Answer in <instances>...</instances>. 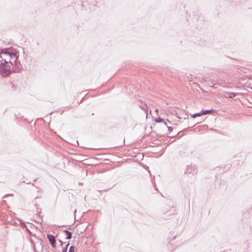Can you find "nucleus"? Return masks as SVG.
I'll return each instance as SVG.
<instances>
[{"instance_id":"obj_5","label":"nucleus","mask_w":252,"mask_h":252,"mask_svg":"<svg viewBox=\"0 0 252 252\" xmlns=\"http://www.w3.org/2000/svg\"><path fill=\"white\" fill-rule=\"evenodd\" d=\"M226 97H228L229 98H232L236 96V94L234 93H226Z\"/></svg>"},{"instance_id":"obj_3","label":"nucleus","mask_w":252,"mask_h":252,"mask_svg":"<svg viewBox=\"0 0 252 252\" xmlns=\"http://www.w3.org/2000/svg\"><path fill=\"white\" fill-rule=\"evenodd\" d=\"M212 110H206L201 113H196L193 115H191V117L192 118H195L197 117H200L202 115H207L212 113Z\"/></svg>"},{"instance_id":"obj_1","label":"nucleus","mask_w":252,"mask_h":252,"mask_svg":"<svg viewBox=\"0 0 252 252\" xmlns=\"http://www.w3.org/2000/svg\"><path fill=\"white\" fill-rule=\"evenodd\" d=\"M16 59V54L12 52L10 49L2 50L0 53V61L3 63H10L11 60H15Z\"/></svg>"},{"instance_id":"obj_4","label":"nucleus","mask_w":252,"mask_h":252,"mask_svg":"<svg viewBox=\"0 0 252 252\" xmlns=\"http://www.w3.org/2000/svg\"><path fill=\"white\" fill-rule=\"evenodd\" d=\"M47 238L53 247H55V243L56 242L55 236L51 235H47Z\"/></svg>"},{"instance_id":"obj_8","label":"nucleus","mask_w":252,"mask_h":252,"mask_svg":"<svg viewBox=\"0 0 252 252\" xmlns=\"http://www.w3.org/2000/svg\"><path fill=\"white\" fill-rule=\"evenodd\" d=\"M69 252H74V247L73 246L70 247Z\"/></svg>"},{"instance_id":"obj_7","label":"nucleus","mask_w":252,"mask_h":252,"mask_svg":"<svg viewBox=\"0 0 252 252\" xmlns=\"http://www.w3.org/2000/svg\"><path fill=\"white\" fill-rule=\"evenodd\" d=\"M155 122H156L157 123H159V122H163V119L160 118H158V119H156L155 120Z\"/></svg>"},{"instance_id":"obj_6","label":"nucleus","mask_w":252,"mask_h":252,"mask_svg":"<svg viewBox=\"0 0 252 252\" xmlns=\"http://www.w3.org/2000/svg\"><path fill=\"white\" fill-rule=\"evenodd\" d=\"M65 233V234H66V238L67 239H71V233L70 232H69V231H65L64 232Z\"/></svg>"},{"instance_id":"obj_2","label":"nucleus","mask_w":252,"mask_h":252,"mask_svg":"<svg viewBox=\"0 0 252 252\" xmlns=\"http://www.w3.org/2000/svg\"><path fill=\"white\" fill-rule=\"evenodd\" d=\"M11 66L10 63H3V62L0 63V72L3 76L7 75L10 72Z\"/></svg>"}]
</instances>
